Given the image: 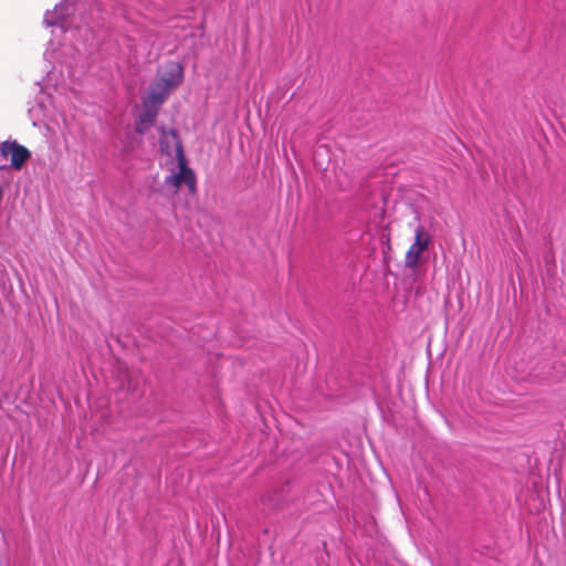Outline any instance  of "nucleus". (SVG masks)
Listing matches in <instances>:
<instances>
[{
  "mask_svg": "<svg viewBox=\"0 0 566 566\" xmlns=\"http://www.w3.org/2000/svg\"><path fill=\"white\" fill-rule=\"evenodd\" d=\"M172 67V77L170 80H157L151 85L148 96L144 99L145 102L160 107V105L168 97L169 93L181 83L184 77L182 66L174 65Z\"/></svg>",
  "mask_w": 566,
  "mask_h": 566,
  "instance_id": "nucleus-1",
  "label": "nucleus"
},
{
  "mask_svg": "<svg viewBox=\"0 0 566 566\" xmlns=\"http://www.w3.org/2000/svg\"><path fill=\"white\" fill-rule=\"evenodd\" d=\"M431 241L430 234L422 226L415 229V242L409 247L405 255V266L416 270L421 261V255L428 250Z\"/></svg>",
  "mask_w": 566,
  "mask_h": 566,
  "instance_id": "nucleus-2",
  "label": "nucleus"
},
{
  "mask_svg": "<svg viewBox=\"0 0 566 566\" xmlns=\"http://www.w3.org/2000/svg\"><path fill=\"white\" fill-rule=\"evenodd\" d=\"M178 169L177 174L169 175L165 178V185L178 190L182 184H185L190 193H195L197 190V179L193 170L188 166L187 158L180 154V158L177 159Z\"/></svg>",
  "mask_w": 566,
  "mask_h": 566,
  "instance_id": "nucleus-3",
  "label": "nucleus"
},
{
  "mask_svg": "<svg viewBox=\"0 0 566 566\" xmlns=\"http://www.w3.org/2000/svg\"><path fill=\"white\" fill-rule=\"evenodd\" d=\"M0 155L3 158L10 157L11 166L15 170H20L31 157L30 150L15 140L0 143Z\"/></svg>",
  "mask_w": 566,
  "mask_h": 566,
  "instance_id": "nucleus-4",
  "label": "nucleus"
},
{
  "mask_svg": "<svg viewBox=\"0 0 566 566\" xmlns=\"http://www.w3.org/2000/svg\"><path fill=\"white\" fill-rule=\"evenodd\" d=\"M159 146L161 153L167 156L175 154L176 159L180 158V154L185 155L182 143L175 129L166 130L165 128H161Z\"/></svg>",
  "mask_w": 566,
  "mask_h": 566,
  "instance_id": "nucleus-5",
  "label": "nucleus"
},
{
  "mask_svg": "<svg viewBox=\"0 0 566 566\" xmlns=\"http://www.w3.org/2000/svg\"><path fill=\"white\" fill-rule=\"evenodd\" d=\"M159 107L143 101V112L136 123V132L144 134L147 132L156 122Z\"/></svg>",
  "mask_w": 566,
  "mask_h": 566,
  "instance_id": "nucleus-6",
  "label": "nucleus"
},
{
  "mask_svg": "<svg viewBox=\"0 0 566 566\" xmlns=\"http://www.w3.org/2000/svg\"><path fill=\"white\" fill-rule=\"evenodd\" d=\"M174 65H180V64H179V63H169V64L167 65V70H166V72L163 74V76H161L159 80H170V78L172 77V74H174V73H172V71H174V70H172V69H174L172 66H174Z\"/></svg>",
  "mask_w": 566,
  "mask_h": 566,
  "instance_id": "nucleus-7",
  "label": "nucleus"
}]
</instances>
